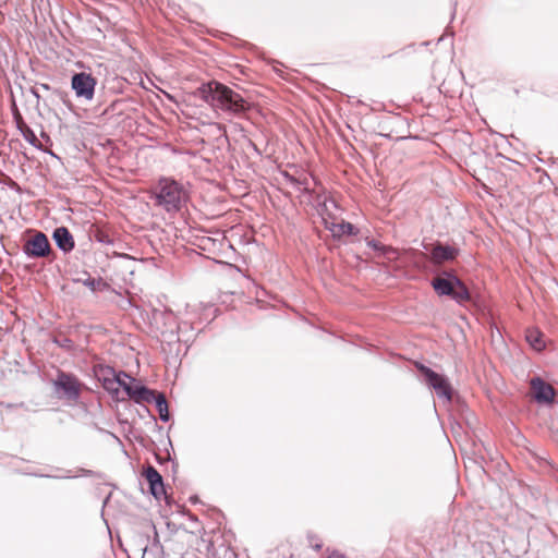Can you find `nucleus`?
Wrapping results in <instances>:
<instances>
[{
	"instance_id": "15",
	"label": "nucleus",
	"mask_w": 558,
	"mask_h": 558,
	"mask_svg": "<svg viewBox=\"0 0 558 558\" xmlns=\"http://www.w3.org/2000/svg\"><path fill=\"white\" fill-rule=\"evenodd\" d=\"M76 281L82 282L90 291H104L109 288V284L101 278H94L89 274H85V278H78Z\"/></svg>"
},
{
	"instance_id": "33",
	"label": "nucleus",
	"mask_w": 558,
	"mask_h": 558,
	"mask_svg": "<svg viewBox=\"0 0 558 558\" xmlns=\"http://www.w3.org/2000/svg\"><path fill=\"white\" fill-rule=\"evenodd\" d=\"M41 87L46 90H49L50 89V86L48 84H41Z\"/></svg>"
},
{
	"instance_id": "28",
	"label": "nucleus",
	"mask_w": 558,
	"mask_h": 558,
	"mask_svg": "<svg viewBox=\"0 0 558 558\" xmlns=\"http://www.w3.org/2000/svg\"><path fill=\"white\" fill-rule=\"evenodd\" d=\"M283 178L287 182L298 187L299 184V178L290 174L289 172H283Z\"/></svg>"
},
{
	"instance_id": "35",
	"label": "nucleus",
	"mask_w": 558,
	"mask_h": 558,
	"mask_svg": "<svg viewBox=\"0 0 558 558\" xmlns=\"http://www.w3.org/2000/svg\"><path fill=\"white\" fill-rule=\"evenodd\" d=\"M41 136H43V137H47V140H49V136H48V135H46L45 133H41Z\"/></svg>"
},
{
	"instance_id": "3",
	"label": "nucleus",
	"mask_w": 558,
	"mask_h": 558,
	"mask_svg": "<svg viewBox=\"0 0 558 558\" xmlns=\"http://www.w3.org/2000/svg\"><path fill=\"white\" fill-rule=\"evenodd\" d=\"M186 197L184 186L169 178L159 180L153 196L155 205L163 208L167 213L179 211Z\"/></svg>"
},
{
	"instance_id": "2",
	"label": "nucleus",
	"mask_w": 558,
	"mask_h": 558,
	"mask_svg": "<svg viewBox=\"0 0 558 558\" xmlns=\"http://www.w3.org/2000/svg\"><path fill=\"white\" fill-rule=\"evenodd\" d=\"M430 286L437 295L449 296L460 305L472 301L468 287L453 270L441 271L432 279Z\"/></svg>"
},
{
	"instance_id": "6",
	"label": "nucleus",
	"mask_w": 558,
	"mask_h": 558,
	"mask_svg": "<svg viewBox=\"0 0 558 558\" xmlns=\"http://www.w3.org/2000/svg\"><path fill=\"white\" fill-rule=\"evenodd\" d=\"M97 80L90 73L78 72L71 77V88L75 96L86 101H92L95 96Z\"/></svg>"
},
{
	"instance_id": "17",
	"label": "nucleus",
	"mask_w": 558,
	"mask_h": 558,
	"mask_svg": "<svg viewBox=\"0 0 558 558\" xmlns=\"http://www.w3.org/2000/svg\"><path fill=\"white\" fill-rule=\"evenodd\" d=\"M153 402L156 405L160 420L162 422H168L170 420V414L168 410V402L166 396L161 392H156Z\"/></svg>"
},
{
	"instance_id": "30",
	"label": "nucleus",
	"mask_w": 558,
	"mask_h": 558,
	"mask_svg": "<svg viewBox=\"0 0 558 558\" xmlns=\"http://www.w3.org/2000/svg\"><path fill=\"white\" fill-rule=\"evenodd\" d=\"M62 348H71L72 347V340L69 338H64L62 342L60 343Z\"/></svg>"
},
{
	"instance_id": "4",
	"label": "nucleus",
	"mask_w": 558,
	"mask_h": 558,
	"mask_svg": "<svg viewBox=\"0 0 558 558\" xmlns=\"http://www.w3.org/2000/svg\"><path fill=\"white\" fill-rule=\"evenodd\" d=\"M415 367L424 377L426 385L433 388L439 398H444L447 401L452 400V387L444 375L434 372L432 368L418 362L415 363Z\"/></svg>"
},
{
	"instance_id": "8",
	"label": "nucleus",
	"mask_w": 558,
	"mask_h": 558,
	"mask_svg": "<svg viewBox=\"0 0 558 558\" xmlns=\"http://www.w3.org/2000/svg\"><path fill=\"white\" fill-rule=\"evenodd\" d=\"M531 389L533 391V398L538 403H553L556 390L555 388L546 383L541 377H534L530 381Z\"/></svg>"
},
{
	"instance_id": "19",
	"label": "nucleus",
	"mask_w": 558,
	"mask_h": 558,
	"mask_svg": "<svg viewBox=\"0 0 558 558\" xmlns=\"http://www.w3.org/2000/svg\"><path fill=\"white\" fill-rule=\"evenodd\" d=\"M315 194L312 196V201L316 204L317 210L319 214H325L327 208V196H326V189L322 187V191H313Z\"/></svg>"
},
{
	"instance_id": "13",
	"label": "nucleus",
	"mask_w": 558,
	"mask_h": 558,
	"mask_svg": "<svg viewBox=\"0 0 558 558\" xmlns=\"http://www.w3.org/2000/svg\"><path fill=\"white\" fill-rule=\"evenodd\" d=\"M56 245L64 253L71 252L74 246V238L66 227H58L52 233Z\"/></svg>"
},
{
	"instance_id": "7",
	"label": "nucleus",
	"mask_w": 558,
	"mask_h": 558,
	"mask_svg": "<svg viewBox=\"0 0 558 558\" xmlns=\"http://www.w3.org/2000/svg\"><path fill=\"white\" fill-rule=\"evenodd\" d=\"M23 252L31 258H44L48 257L52 250L48 236L44 232L37 231L24 243Z\"/></svg>"
},
{
	"instance_id": "32",
	"label": "nucleus",
	"mask_w": 558,
	"mask_h": 558,
	"mask_svg": "<svg viewBox=\"0 0 558 558\" xmlns=\"http://www.w3.org/2000/svg\"><path fill=\"white\" fill-rule=\"evenodd\" d=\"M313 547L316 549V550H319L322 548V544L320 543H314L313 544Z\"/></svg>"
},
{
	"instance_id": "25",
	"label": "nucleus",
	"mask_w": 558,
	"mask_h": 558,
	"mask_svg": "<svg viewBox=\"0 0 558 558\" xmlns=\"http://www.w3.org/2000/svg\"><path fill=\"white\" fill-rule=\"evenodd\" d=\"M94 236H95V240L100 243H104V244L112 243V240L110 239V236L100 230H97Z\"/></svg>"
},
{
	"instance_id": "31",
	"label": "nucleus",
	"mask_w": 558,
	"mask_h": 558,
	"mask_svg": "<svg viewBox=\"0 0 558 558\" xmlns=\"http://www.w3.org/2000/svg\"><path fill=\"white\" fill-rule=\"evenodd\" d=\"M328 558H347V557L342 554L333 553Z\"/></svg>"
},
{
	"instance_id": "12",
	"label": "nucleus",
	"mask_w": 558,
	"mask_h": 558,
	"mask_svg": "<svg viewBox=\"0 0 558 558\" xmlns=\"http://www.w3.org/2000/svg\"><path fill=\"white\" fill-rule=\"evenodd\" d=\"M13 117L16 123V128L22 133L24 140L35 148L41 149V143L36 137L34 131L24 122L23 117L15 105L13 110Z\"/></svg>"
},
{
	"instance_id": "9",
	"label": "nucleus",
	"mask_w": 558,
	"mask_h": 558,
	"mask_svg": "<svg viewBox=\"0 0 558 558\" xmlns=\"http://www.w3.org/2000/svg\"><path fill=\"white\" fill-rule=\"evenodd\" d=\"M459 255V248L437 242L430 251V262L434 265H441L454 260Z\"/></svg>"
},
{
	"instance_id": "18",
	"label": "nucleus",
	"mask_w": 558,
	"mask_h": 558,
	"mask_svg": "<svg viewBox=\"0 0 558 558\" xmlns=\"http://www.w3.org/2000/svg\"><path fill=\"white\" fill-rule=\"evenodd\" d=\"M542 337V332L537 329L527 330L526 332V341L537 351H541L545 347Z\"/></svg>"
},
{
	"instance_id": "34",
	"label": "nucleus",
	"mask_w": 558,
	"mask_h": 558,
	"mask_svg": "<svg viewBox=\"0 0 558 558\" xmlns=\"http://www.w3.org/2000/svg\"><path fill=\"white\" fill-rule=\"evenodd\" d=\"M33 94L35 97L39 98V95L37 94V92L33 90Z\"/></svg>"
},
{
	"instance_id": "20",
	"label": "nucleus",
	"mask_w": 558,
	"mask_h": 558,
	"mask_svg": "<svg viewBox=\"0 0 558 558\" xmlns=\"http://www.w3.org/2000/svg\"><path fill=\"white\" fill-rule=\"evenodd\" d=\"M312 178H315V177L306 175V174L299 177V184H298V189L300 190V192L303 194H307L310 197L315 195L313 193V191H317L316 189H312V186H311Z\"/></svg>"
},
{
	"instance_id": "5",
	"label": "nucleus",
	"mask_w": 558,
	"mask_h": 558,
	"mask_svg": "<svg viewBox=\"0 0 558 558\" xmlns=\"http://www.w3.org/2000/svg\"><path fill=\"white\" fill-rule=\"evenodd\" d=\"M56 392H62L60 398L76 402L80 399L82 384L77 377L71 373L59 371L57 379L53 381Z\"/></svg>"
},
{
	"instance_id": "29",
	"label": "nucleus",
	"mask_w": 558,
	"mask_h": 558,
	"mask_svg": "<svg viewBox=\"0 0 558 558\" xmlns=\"http://www.w3.org/2000/svg\"><path fill=\"white\" fill-rule=\"evenodd\" d=\"M312 182L314 183V186L312 189H316L317 191H322V187H324L322 182L318 181L316 178H312Z\"/></svg>"
},
{
	"instance_id": "26",
	"label": "nucleus",
	"mask_w": 558,
	"mask_h": 558,
	"mask_svg": "<svg viewBox=\"0 0 558 558\" xmlns=\"http://www.w3.org/2000/svg\"><path fill=\"white\" fill-rule=\"evenodd\" d=\"M151 496H154L157 500H160L161 498L166 499L168 501L169 496L167 494L168 490H147Z\"/></svg>"
},
{
	"instance_id": "16",
	"label": "nucleus",
	"mask_w": 558,
	"mask_h": 558,
	"mask_svg": "<svg viewBox=\"0 0 558 558\" xmlns=\"http://www.w3.org/2000/svg\"><path fill=\"white\" fill-rule=\"evenodd\" d=\"M333 234V236H342L344 234L355 235L359 230L351 222L341 221L340 223H332L330 227H327Z\"/></svg>"
},
{
	"instance_id": "22",
	"label": "nucleus",
	"mask_w": 558,
	"mask_h": 558,
	"mask_svg": "<svg viewBox=\"0 0 558 558\" xmlns=\"http://www.w3.org/2000/svg\"><path fill=\"white\" fill-rule=\"evenodd\" d=\"M118 374L116 373L114 368L110 366H101L99 369V374H97L99 380L104 381L105 377L114 378Z\"/></svg>"
},
{
	"instance_id": "27",
	"label": "nucleus",
	"mask_w": 558,
	"mask_h": 558,
	"mask_svg": "<svg viewBox=\"0 0 558 558\" xmlns=\"http://www.w3.org/2000/svg\"><path fill=\"white\" fill-rule=\"evenodd\" d=\"M366 244L368 247H372L373 250L375 251H383L384 248V244H381L380 242L374 240V239H371V240H366Z\"/></svg>"
},
{
	"instance_id": "21",
	"label": "nucleus",
	"mask_w": 558,
	"mask_h": 558,
	"mask_svg": "<svg viewBox=\"0 0 558 558\" xmlns=\"http://www.w3.org/2000/svg\"><path fill=\"white\" fill-rule=\"evenodd\" d=\"M78 473L84 476H89L95 480H97V485H105L106 483V476L104 473L94 471V470H86V469H80Z\"/></svg>"
},
{
	"instance_id": "11",
	"label": "nucleus",
	"mask_w": 558,
	"mask_h": 558,
	"mask_svg": "<svg viewBox=\"0 0 558 558\" xmlns=\"http://www.w3.org/2000/svg\"><path fill=\"white\" fill-rule=\"evenodd\" d=\"M135 383L134 378H131L125 372L121 371L114 378L105 377L104 388L111 395H118L120 388L124 390L125 386H132Z\"/></svg>"
},
{
	"instance_id": "36",
	"label": "nucleus",
	"mask_w": 558,
	"mask_h": 558,
	"mask_svg": "<svg viewBox=\"0 0 558 558\" xmlns=\"http://www.w3.org/2000/svg\"><path fill=\"white\" fill-rule=\"evenodd\" d=\"M251 145L253 146V148H254L255 150H257V147H256V145H255L254 143H251Z\"/></svg>"
},
{
	"instance_id": "24",
	"label": "nucleus",
	"mask_w": 558,
	"mask_h": 558,
	"mask_svg": "<svg viewBox=\"0 0 558 558\" xmlns=\"http://www.w3.org/2000/svg\"><path fill=\"white\" fill-rule=\"evenodd\" d=\"M380 254L388 258V259H397L398 258V251L397 248L388 245H384L383 251H380Z\"/></svg>"
},
{
	"instance_id": "14",
	"label": "nucleus",
	"mask_w": 558,
	"mask_h": 558,
	"mask_svg": "<svg viewBox=\"0 0 558 558\" xmlns=\"http://www.w3.org/2000/svg\"><path fill=\"white\" fill-rule=\"evenodd\" d=\"M142 475L149 484V488H165L162 476L160 473L150 464H147L142 472Z\"/></svg>"
},
{
	"instance_id": "37",
	"label": "nucleus",
	"mask_w": 558,
	"mask_h": 558,
	"mask_svg": "<svg viewBox=\"0 0 558 558\" xmlns=\"http://www.w3.org/2000/svg\"><path fill=\"white\" fill-rule=\"evenodd\" d=\"M0 175H4L2 171H0Z\"/></svg>"
},
{
	"instance_id": "23",
	"label": "nucleus",
	"mask_w": 558,
	"mask_h": 558,
	"mask_svg": "<svg viewBox=\"0 0 558 558\" xmlns=\"http://www.w3.org/2000/svg\"><path fill=\"white\" fill-rule=\"evenodd\" d=\"M380 254L388 258V259H397L398 258V251L397 248L388 245H384L383 251H380Z\"/></svg>"
},
{
	"instance_id": "1",
	"label": "nucleus",
	"mask_w": 558,
	"mask_h": 558,
	"mask_svg": "<svg viewBox=\"0 0 558 558\" xmlns=\"http://www.w3.org/2000/svg\"><path fill=\"white\" fill-rule=\"evenodd\" d=\"M195 95L214 109H219L231 114L244 113L251 107L244 96L216 81L202 84L196 89Z\"/></svg>"
},
{
	"instance_id": "10",
	"label": "nucleus",
	"mask_w": 558,
	"mask_h": 558,
	"mask_svg": "<svg viewBox=\"0 0 558 558\" xmlns=\"http://www.w3.org/2000/svg\"><path fill=\"white\" fill-rule=\"evenodd\" d=\"M124 391L128 397L136 403H153V399H155L156 393L155 390H151L136 381L133 383L132 386H125Z\"/></svg>"
}]
</instances>
